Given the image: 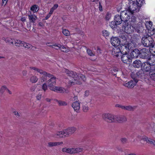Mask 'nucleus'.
Masks as SVG:
<instances>
[{"instance_id": "obj_45", "label": "nucleus", "mask_w": 155, "mask_h": 155, "mask_svg": "<svg viewBox=\"0 0 155 155\" xmlns=\"http://www.w3.org/2000/svg\"><path fill=\"white\" fill-rule=\"evenodd\" d=\"M150 48L152 52L155 53V44L154 43L150 47Z\"/></svg>"}, {"instance_id": "obj_53", "label": "nucleus", "mask_w": 155, "mask_h": 155, "mask_svg": "<svg viewBox=\"0 0 155 155\" xmlns=\"http://www.w3.org/2000/svg\"><path fill=\"white\" fill-rule=\"evenodd\" d=\"M41 94H38L37 96H36V98L38 100H40V99L41 98Z\"/></svg>"}, {"instance_id": "obj_21", "label": "nucleus", "mask_w": 155, "mask_h": 155, "mask_svg": "<svg viewBox=\"0 0 155 155\" xmlns=\"http://www.w3.org/2000/svg\"><path fill=\"white\" fill-rule=\"evenodd\" d=\"M51 90L57 92L62 93H64L65 91V89L63 88L58 86H54Z\"/></svg>"}, {"instance_id": "obj_16", "label": "nucleus", "mask_w": 155, "mask_h": 155, "mask_svg": "<svg viewBox=\"0 0 155 155\" xmlns=\"http://www.w3.org/2000/svg\"><path fill=\"white\" fill-rule=\"evenodd\" d=\"M114 47L112 50V54L114 56L117 57L120 54H121V50H120L119 45L118 46Z\"/></svg>"}, {"instance_id": "obj_51", "label": "nucleus", "mask_w": 155, "mask_h": 155, "mask_svg": "<svg viewBox=\"0 0 155 155\" xmlns=\"http://www.w3.org/2000/svg\"><path fill=\"white\" fill-rule=\"evenodd\" d=\"M136 18L135 16H132L131 18V22H134L136 21Z\"/></svg>"}, {"instance_id": "obj_30", "label": "nucleus", "mask_w": 155, "mask_h": 155, "mask_svg": "<svg viewBox=\"0 0 155 155\" xmlns=\"http://www.w3.org/2000/svg\"><path fill=\"white\" fill-rule=\"evenodd\" d=\"M28 18L31 22H35L37 18L35 15H28Z\"/></svg>"}, {"instance_id": "obj_63", "label": "nucleus", "mask_w": 155, "mask_h": 155, "mask_svg": "<svg viewBox=\"0 0 155 155\" xmlns=\"http://www.w3.org/2000/svg\"><path fill=\"white\" fill-rule=\"evenodd\" d=\"M148 24L149 25V27H151L152 26V23L151 21H149L148 22Z\"/></svg>"}, {"instance_id": "obj_41", "label": "nucleus", "mask_w": 155, "mask_h": 155, "mask_svg": "<svg viewBox=\"0 0 155 155\" xmlns=\"http://www.w3.org/2000/svg\"><path fill=\"white\" fill-rule=\"evenodd\" d=\"M14 42V41L11 38H7L5 42L13 45Z\"/></svg>"}, {"instance_id": "obj_12", "label": "nucleus", "mask_w": 155, "mask_h": 155, "mask_svg": "<svg viewBox=\"0 0 155 155\" xmlns=\"http://www.w3.org/2000/svg\"><path fill=\"white\" fill-rule=\"evenodd\" d=\"M148 49L143 48L140 51V57L143 59H147L148 57Z\"/></svg>"}, {"instance_id": "obj_25", "label": "nucleus", "mask_w": 155, "mask_h": 155, "mask_svg": "<svg viewBox=\"0 0 155 155\" xmlns=\"http://www.w3.org/2000/svg\"><path fill=\"white\" fill-rule=\"evenodd\" d=\"M142 65L141 62L139 60H136L133 63V65L135 68H139L140 66L142 67Z\"/></svg>"}, {"instance_id": "obj_23", "label": "nucleus", "mask_w": 155, "mask_h": 155, "mask_svg": "<svg viewBox=\"0 0 155 155\" xmlns=\"http://www.w3.org/2000/svg\"><path fill=\"white\" fill-rule=\"evenodd\" d=\"M126 44L128 46L127 47L129 49V51L130 50L131 51L134 49V48L137 46L136 43L133 41L128 42Z\"/></svg>"}, {"instance_id": "obj_58", "label": "nucleus", "mask_w": 155, "mask_h": 155, "mask_svg": "<svg viewBox=\"0 0 155 155\" xmlns=\"http://www.w3.org/2000/svg\"><path fill=\"white\" fill-rule=\"evenodd\" d=\"M52 99H50L48 98H47L45 99V100L46 101L48 102H50L52 100Z\"/></svg>"}, {"instance_id": "obj_46", "label": "nucleus", "mask_w": 155, "mask_h": 155, "mask_svg": "<svg viewBox=\"0 0 155 155\" xmlns=\"http://www.w3.org/2000/svg\"><path fill=\"white\" fill-rule=\"evenodd\" d=\"M42 88L45 91L47 89V86L46 83H44L43 84Z\"/></svg>"}, {"instance_id": "obj_38", "label": "nucleus", "mask_w": 155, "mask_h": 155, "mask_svg": "<svg viewBox=\"0 0 155 155\" xmlns=\"http://www.w3.org/2000/svg\"><path fill=\"white\" fill-rule=\"evenodd\" d=\"M62 32L63 34L66 36H68L70 35V32L68 30L63 29L62 30Z\"/></svg>"}, {"instance_id": "obj_26", "label": "nucleus", "mask_w": 155, "mask_h": 155, "mask_svg": "<svg viewBox=\"0 0 155 155\" xmlns=\"http://www.w3.org/2000/svg\"><path fill=\"white\" fill-rule=\"evenodd\" d=\"M72 107L75 111H77L79 110L80 108V103L77 101H75L72 104Z\"/></svg>"}, {"instance_id": "obj_52", "label": "nucleus", "mask_w": 155, "mask_h": 155, "mask_svg": "<svg viewBox=\"0 0 155 155\" xmlns=\"http://www.w3.org/2000/svg\"><path fill=\"white\" fill-rule=\"evenodd\" d=\"M124 106H123L119 104H117L115 105V107H120L122 109H124Z\"/></svg>"}, {"instance_id": "obj_18", "label": "nucleus", "mask_w": 155, "mask_h": 155, "mask_svg": "<svg viewBox=\"0 0 155 155\" xmlns=\"http://www.w3.org/2000/svg\"><path fill=\"white\" fill-rule=\"evenodd\" d=\"M116 122H118L120 123H123L126 122L127 120L126 117L123 115H116Z\"/></svg>"}, {"instance_id": "obj_6", "label": "nucleus", "mask_w": 155, "mask_h": 155, "mask_svg": "<svg viewBox=\"0 0 155 155\" xmlns=\"http://www.w3.org/2000/svg\"><path fill=\"white\" fill-rule=\"evenodd\" d=\"M82 149L80 148H62V151L64 152H66L70 154H74L81 152Z\"/></svg>"}, {"instance_id": "obj_1", "label": "nucleus", "mask_w": 155, "mask_h": 155, "mask_svg": "<svg viewBox=\"0 0 155 155\" xmlns=\"http://www.w3.org/2000/svg\"><path fill=\"white\" fill-rule=\"evenodd\" d=\"M62 72L66 73L70 78L73 79L68 82V86H71L75 84L80 85L82 84L81 80L84 82L86 80V78L84 75L81 74L77 75V73L74 71L64 68L62 69Z\"/></svg>"}, {"instance_id": "obj_29", "label": "nucleus", "mask_w": 155, "mask_h": 155, "mask_svg": "<svg viewBox=\"0 0 155 155\" xmlns=\"http://www.w3.org/2000/svg\"><path fill=\"white\" fill-rule=\"evenodd\" d=\"M132 73L134 74L135 75H134V76L135 77V78H137L138 80V78L139 77H141L144 74L142 70L138 71L136 73V74L133 72Z\"/></svg>"}, {"instance_id": "obj_8", "label": "nucleus", "mask_w": 155, "mask_h": 155, "mask_svg": "<svg viewBox=\"0 0 155 155\" xmlns=\"http://www.w3.org/2000/svg\"><path fill=\"white\" fill-rule=\"evenodd\" d=\"M134 74L132 73L131 76L133 80H131L130 81L124 84V86L128 88H132L135 85H136L137 83L138 82V80L137 78H135V77L134 76Z\"/></svg>"}, {"instance_id": "obj_48", "label": "nucleus", "mask_w": 155, "mask_h": 155, "mask_svg": "<svg viewBox=\"0 0 155 155\" xmlns=\"http://www.w3.org/2000/svg\"><path fill=\"white\" fill-rule=\"evenodd\" d=\"M111 15L110 14H107L105 17V19L106 20H109L110 18Z\"/></svg>"}, {"instance_id": "obj_31", "label": "nucleus", "mask_w": 155, "mask_h": 155, "mask_svg": "<svg viewBox=\"0 0 155 155\" xmlns=\"http://www.w3.org/2000/svg\"><path fill=\"white\" fill-rule=\"evenodd\" d=\"M143 140L144 141H146L147 143H149L155 145V140L153 139L146 137L143 139Z\"/></svg>"}, {"instance_id": "obj_56", "label": "nucleus", "mask_w": 155, "mask_h": 155, "mask_svg": "<svg viewBox=\"0 0 155 155\" xmlns=\"http://www.w3.org/2000/svg\"><path fill=\"white\" fill-rule=\"evenodd\" d=\"M8 0H2V5L5 6L7 3Z\"/></svg>"}, {"instance_id": "obj_49", "label": "nucleus", "mask_w": 155, "mask_h": 155, "mask_svg": "<svg viewBox=\"0 0 155 155\" xmlns=\"http://www.w3.org/2000/svg\"><path fill=\"white\" fill-rule=\"evenodd\" d=\"M120 140H121V142L123 143H126L127 141V139L126 138H121V139Z\"/></svg>"}, {"instance_id": "obj_43", "label": "nucleus", "mask_w": 155, "mask_h": 155, "mask_svg": "<svg viewBox=\"0 0 155 155\" xmlns=\"http://www.w3.org/2000/svg\"><path fill=\"white\" fill-rule=\"evenodd\" d=\"M29 68L30 69L33 70L35 71H36L38 72L39 73H40L41 71H42V69L38 68L35 67H30Z\"/></svg>"}, {"instance_id": "obj_17", "label": "nucleus", "mask_w": 155, "mask_h": 155, "mask_svg": "<svg viewBox=\"0 0 155 155\" xmlns=\"http://www.w3.org/2000/svg\"><path fill=\"white\" fill-rule=\"evenodd\" d=\"M126 44L120 45L119 47L121 54L127 53L129 52V49L128 48Z\"/></svg>"}, {"instance_id": "obj_47", "label": "nucleus", "mask_w": 155, "mask_h": 155, "mask_svg": "<svg viewBox=\"0 0 155 155\" xmlns=\"http://www.w3.org/2000/svg\"><path fill=\"white\" fill-rule=\"evenodd\" d=\"M103 35L105 36H107L109 34V32L107 30H104L103 31Z\"/></svg>"}, {"instance_id": "obj_11", "label": "nucleus", "mask_w": 155, "mask_h": 155, "mask_svg": "<svg viewBox=\"0 0 155 155\" xmlns=\"http://www.w3.org/2000/svg\"><path fill=\"white\" fill-rule=\"evenodd\" d=\"M142 68L145 71L148 72L150 71L152 68H153L154 67L152 66L147 61L146 62L142 63Z\"/></svg>"}, {"instance_id": "obj_61", "label": "nucleus", "mask_w": 155, "mask_h": 155, "mask_svg": "<svg viewBox=\"0 0 155 155\" xmlns=\"http://www.w3.org/2000/svg\"><path fill=\"white\" fill-rule=\"evenodd\" d=\"M58 7V5L56 4L54 5L53 7L54 9H56Z\"/></svg>"}, {"instance_id": "obj_14", "label": "nucleus", "mask_w": 155, "mask_h": 155, "mask_svg": "<svg viewBox=\"0 0 155 155\" xmlns=\"http://www.w3.org/2000/svg\"><path fill=\"white\" fill-rule=\"evenodd\" d=\"M119 39L117 37H112L110 39V42L112 45L114 47L118 46L120 43Z\"/></svg>"}, {"instance_id": "obj_2", "label": "nucleus", "mask_w": 155, "mask_h": 155, "mask_svg": "<svg viewBox=\"0 0 155 155\" xmlns=\"http://www.w3.org/2000/svg\"><path fill=\"white\" fill-rule=\"evenodd\" d=\"M76 130V128L75 127H69L62 131L58 132L55 136L57 138H62L63 137H68L74 133Z\"/></svg>"}, {"instance_id": "obj_13", "label": "nucleus", "mask_w": 155, "mask_h": 155, "mask_svg": "<svg viewBox=\"0 0 155 155\" xmlns=\"http://www.w3.org/2000/svg\"><path fill=\"white\" fill-rule=\"evenodd\" d=\"M124 27L125 31L128 34H130L134 32V27L130 25H128V23L123 24Z\"/></svg>"}, {"instance_id": "obj_5", "label": "nucleus", "mask_w": 155, "mask_h": 155, "mask_svg": "<svg viewBox=\"0 0 155 155\" xmlns=\"http://www.w3.org/2000/svg\"><path fill=\"white\" fill-rule=\"evenodd\" d=\"M116 115L110 113H105L102 115V118L104 121L110 123L116 122Z\"/></svg>"}, {"instance_id": "obj_28", "label": "nucleus", "mask_w": 155, "mask_h": 155, "mask_svg": "<svg viewBox=\"0 0 155 155\" xmlns=\"http://www.w3.org/2000/svg\"><path fill=\"white\" fill-rule=\"evenodd\" d=\"M135 106H132L130 105L124 106L123 110H127L130 111H133L136 108Z\"/></svg>"}, {"instance_id": "obj_34", "label": "nucleus", "mask_w": 155, "mask_h": 155, "mask_svg": "<svg viewBox=\"0 0 155 155\" xmlns=\"http://www.w3.org/2000/svg\"><path fill=\"white\" fill-rule=\"evenodd\" d=\"M117 25L114 21H111L109 24V26L113 29L116 28Z\"/></svg>"}, {"instance_id": "obj_20", "label": "nucleus", "mask_w": 155, "mask_h": 155, "mask_svg": "<svg viewBox=\"0 0 155 155\" xmlns=\"http://www.w3.org/2000/svg\"><path fill=\"white\" fill-rule=\"evenodd\" d=\"M148 58L147 61L150 63L153 67L155 66V55L152 54L150 55L149 58Z\"/></svg>"}, {"instance_id": "obj_40", "label": "nucleus", "mask_w": 155, "mask_h": 155, "mask_svg": "<svg viewBox=\"0 0 155 155\" xmlns=\"http://www.w3.org/2000/svg\"><path fill=\"white\" fill-rule=\"evenodd\" d=\"M54 101L58 103L59 106L66 105L67 104V103L64 101H59L56 99H55Z\"/></svg>"}, {"instance_id": "obj_60", "label": "nucleus", "mask_w": 155, "mask_h": 155, "mask_svg": "<svg viewBox=\"0 0 155 155\" xmlns=\"http://www.w3.org/2000/svg\"><path fill=\"white\" fill-rule=\"evenodd\" d=\"M51 15L50 14H48L47 16L45 17V19L47 20L51 16Z\"/></svg>"}, {"instance_id": "obj_32", "label": "nucleus", "mask_w": 155, "mask_h": 155, "mask_svg": "<svg viewBox=\"0 0 155 155\" xmlns=\"http://www.w3.org/2000/svg\"><path fill=\"white\" fill-rule=\"evenodd\" d=\"M55 46L58 47V48L60 49V50L64 52H68V49L64 46L61 45H54Z\"/></svg>"}, {"instance_id": "obj_27", "label": "nucleus", "mask_w": 155, "mask_h": 155, "mask_svg": "<svg viewBox=\"0 0 155 155\" xmlns=\"http://www.w3.org/2000/svg\"><path fill=\"white\" fill-rule=\"evenodd\" d=\"M62 142H49L48 143L47 146L48 147H52L62 144Z\"/></svg>"}, {"instance_id": "obj_37", "label": "nucleus", "mask_w": 155, "mask_h": 155, "mask_svg": "<svg viewBox=\"0 0 155 155\" xmlns=\"http://www.w3.org/2000/svg\"><path fill=\"white\" fill-rule=\"evenodd\" d=\"M23 41H20L18 40H15V45L17 46H20L22 45V43Z\"/></svg>"}, {"instance_id": "obj_10", "label": "nucleus", "mask_w": 155, "mask_h": 155, "mask_svg": "<svg viewBox=\"0 0 155 155\" xmlns=\"http://www.w3.org/2000/svg\"><path fill=\"white\" fill-rule=\"evenodd\" d=\"M47 82L48 87L51 90L54 87L56 83V78L54 77L53 75Z\"/></svg>"}, {"instance_id": "obj_39", "label": "nucleus", "mask_w": 155, "mask_h": 155, "mask_svg": "<svg viewBox=\"0 0 155 155\" xmlns=\"http://www.w3.org/2000/svg\"><path fill=\"white\" fill-rule=\"evenodd\" d=\"M89 110V107L87 104H84L83 105V110L84 112H87Z\"/></svg>"}, {"instance_id": "obj_22", "label": "nucleus", "mask_w": 155, "mask_h": 155, "mask_svg": "<svg viewBox=\"0 0 155 155\" xmlns=\"http://www.w3.org/2000/svg\"><path fill=\"white\" fill-rule=\"evenodd\" d=\"M122 18L120 15H116L114 16V20L117 24L119 25L121 24L123 21V20Z\"/></svg>"}, {"instance_id": "obj_59", "label": "nucleus", "mask_w": 155, "mask_h": 155, "mask_svg": "<svg viewBox=\"0 0 155 155\" xmlns=\"http://www.w3.org/2000/svg\"><path fill=\"white\" fill-rule=\"evenodd\" d=\"M14 114L16 116L18 117H19L20 115L18 112L15 111L14 112Z\"/></svg>"}, {"instance_id": "obj_15", "label": "nucleus", "mask_w": 155, "mask_h": 155, "mask_svg": "<svg viewBox=\"0 0 155 155\" xmlns=\"http://www.w3.org/2000/svg\"><path fill=\"white\" fill-rule=\"evenodd\" d=\"M121 59L122 61L124 63L130 62L131 59L130 56L127 53L121 54Z\"/></svg>"}, {"instance_id": "obj_19", "label": "nucleus", "mask_w": 155, "mask_h": 155, "mask_svg": "<svg viewBox=\"0 0 155 155\" xmlns=\"http://www.w3.org/2000/svg\"><path fill=\"white\" fill-rule=\"evenodd\" d=\"M139 55L140 50L136 48L133 50L130 53V56L132 58H137Z\"/></svg>"}, {"instance_id": "obj_36", "label": "nucleus", "mask_w": 155, "mask_h": 155, "mask_svg": "<svg viewBox=\"0 0 155 155\" xmlns=\"http://www.w3.org/2000/svg\"><path fill=\"white\" fill-rule=\"evenodd\" d=\"M22 43V45L21 46H23L25 48H30L31 47V45L28 43H27L24 42H23Z\"/></svg>"}, {"instance_id": "obj_9", "label": "nucleus", "mask_w": 155, "mask_h": 155, "mask_svg": "<svg viewBox=\"0 0 155 155\" xmlns=\"http://www.w3.org/2000/svg\"><path fill=\"white\" fill-rule=\"evenodd\" d=\"M41 74V82H44L47 79V78H51L52 77V75L48 73L45 71H42L40 73Z\"/></svg>"}, {"instance_id": "obj_44", "label": "nucleus", "mask_w": 155, "mask_h": 155, "mask_svg": "<svg viewBox=\"0 0 155 155\" xmlns=\"http://www.w3.org/2000/svg\"><path fill=\"white\" fill-rule=\"evenodd\" d=\"M87 51L88 54L90 56H93L95 55V53L90 49H87Z\"/></svg>"}, {"instance_id": "obj_64", "label": "nucleus", "mask_w": 155, "mask_h": 155, "mask_svg": "<svg viewBox=\"0 0 155 155\" xmlns=\"http://www.w3.org/2000/svg\"><path fill=\"white\" fill-rule=\"evenodd\" d=\"M47 45L48 46H49V47H52V46H55L54 45H51V44H50V43H48L47 44Z\"/></svg>"}, {"instance_id": "obj_7", "label": "nucleus", "mask_w": 155, "mask_h": 155, "mask_svg": "<svg viewBox=\"0 0 155 155\" xmlns=\"http://www.w3.org/2000/svg\"><path fill=\"white\" fill-rule=\"evenodd\" d=\"M130 13L128 10H124L121 11L120 15L123 20V24L127 23V21L129 19L130 17Z\"/></svg>"}, {"instance_id": "obj_54", "label": "nucleus", "mask_w": 155, "mask_h": 155, "mask_svg": "<svg viewBox=\"0 0 155 155\" xmlns=\"http://www.w3.org/2000/svg\"><path fill=\"white\" fill-rule=\"evenodd\" d=\"M22 74L23 76H25L27 74V71L26 70H23L22 72Z\"/></svg>"}, {"instance_id": "obj_62", "label": "nucleus", "mask_w": 155, "mask_h": 155, "mask_svg": "<svg viewBox=\"0 0 155 155\" xmlns=\"http://www.w3.org/2000/svg\"><path fill=\"white\" fill-rule=\"evenodd\" d=\"M31 48L33 50H35L36 49V48L31 45V48Z\"/></svg>"}, {"instance_id": "obj_42", "label": "nucleus", "mask_w": 155, "mask_h": 155, "mask_svg": "<svg viewBox=\"0 0 155 155\" xmlns=\"http://www.w3.org/2000/svg\"><path fill=\"white\" fill-rule=\"evenodd\" d=\"M38 7V6L36 5H33L31 7V10L34 12H36L38 10H37Z\"/></svg>"}, {"instance_id": "obj_33", "label": "nucleus", "mask_w": 155, "mask_h": 155, "mask_svg": "<svg viewBox=\"0 0 155 155\" xmlns=\"http://www.w3.org/2000/svg\"><path fill=\"white\" fill-rule=\"evenodd\" d=\"M142 28V27L141 26H140L139 25H137L136 26L134 27V32L139 33L140 32V31L141 30Z\"/></svg>"}, {"instance_id": "obj_24", "label": "nucleus", "mask_w": 155, "mask_h": 155, "mask_svg": "<svg viewBox=\"0 0 155 155\" xmlns=\"http://www.w3.org/2000/svg\"><path fill=\"white\" fill-rule=\"evenodd\" d=\"M149 79L152 81L155 82V70L153 68H152L150 71L149 73Z\"/></svg>"}, {"instance_id": "obj_35", "label": "nucleus", "mask_w": 155, "mask_h": 155, "mask_svg": "<svg viewBox=\"0 0 155 155\" xmlns=\"http://www.w3.org/2000/svg\"><path fill=\"white\" fill-rule=\"evenodd\" d=\"M38 80V78L35 76H32L30 78V81L32 83H36Z\"/></svg>"}, {"instance_id": "obj_57", "label": "nucleus", "mask_w": 155, "mask_h": 155, "mask_svg": "<svg viewBox=\"0 0 155 155\" xmlns=\"http://www.w3.org/2000/svg\"><path fill=\"white\" fill-rule=\"evenodd\" d=\"M89 91L88 90H87L85 92L84 95L86 96H87L89 95Z\"/></svg>"}, {"instance_id": "obj_4", "label": "nucleus", "mask_w": 155, "mask_h": 155, "mask_svg": "<svg viewBox=\"0 0 155 155\" xmlns=\"http://www.w3.org/2000/svg\"><path fill=\"white\" fill-rule=\"evenodd\" d=\"M141 42L145 47H151L154 44L152 38L148 35H144L141 39Z\"/></svg>"}, {"instance_id": "obj_55", "label": "nucleus", "mask_w": 155, "mask_h": 155, "mask_svg": "<svg viewBox=\"0 0 155 155\" xmlns=\"http://www.w3.org/2000/svg\"><path fill=\"white\" fill-rule=\"evenodd\" d=\"M97 51L98 54H101V51L100 49L98 47H97Z\"/></svg>"}, {"instance_id": "obj_3", "label": "nucleus", "mask_w": 155, "mask_h": 155, "mask_svg": "<svg viewBox=\"0 0 155 155\" xmlns=\"http://www.w3.org/2000/svg\"><path fill=\"white\" fill-rule=\"evenodd\" d=\"M143 2L140 0H137L136 2L133 1L130 3L129 11L132 14L138 12L142 5Z\"/></svg>"}, {"instance_id": "obj_50", "label": "nucleus", "mask_w": 155, "mask_h": 155, "mask_svg": "<svg viewBox=\"0 0 155 155\" xmlns=\"http://www.w3.org/2000/svg\"><path fill=\"white\" fill-rule=\"evenodd\" d=\"M7 88V87L5 86H3L1 87L0 89V91H1L2 93H3L4 92V90H6Z\"/></svg>"}]
</instances>
